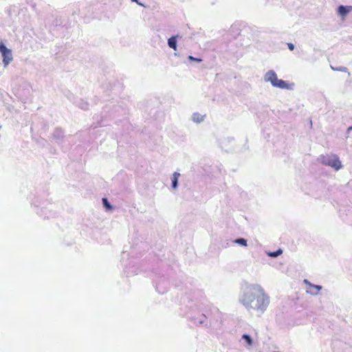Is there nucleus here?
Masks as SVG:
<instances>
[{
    "instance_id": "9d476101",
    "label": "nucleus",
    "mask_w": 352,
    "mask_h": 352,
    "mask_svg": "<svg viewBox=\"0 0 352 352\" xmlns=\"http://www.w3.org/2000/svg\"><path fill=\"white\" fill-rule=\"evenodd\" d=\"M102 204H103L104 207L107 210H109L113 208L112 205L109 202V201L107 198H102Z\"/></svg>"
},
{
    "instance_id": "39448f33",
    "label": "nucleus",
    "mask_w": 352,
    "mask_h": 352,
    "mask_svg": "<svg viewBox=\"0 0 352 352\" xmlns=\"http://www.w3.org/2000/svg\"><path fill=\"white\" fill-rule=\"evenodd\" d=\"M304 283L306 284L307 285V287L309 286V287H313L316 289V291H313L311 289H309L308 288L306 289V292L308 294H310L311 295H313V296H316L318 295V292L322 289V286L320 285H314L312 283H311L307 279H305L303 280Z\"/></svg>"
},
{
    "instance_id": "1a4fd4ad",
    "label": "nucleus",
    "mask_w": 352,
    "mask_h": 352,
    "mask_svg": "<svg viewBox=\"0 0 352 352\" xmlns=\"http://www.w3.org/2000/svg\"><path fill=\"white\" fill-rule=\"evenodd\" d=\"M204 116L199 114V113H195L192 114V118L195 122L200 123L204 121Z\"/></svg>"
},
{
    "instance_id": "4468645a",
    "label": "nucleus",
    "mask_w": 352,
    "mask_h": 352,
    "mask_svg": "<svg viewBox=\"0 0 352 352\" xmlns=\"http://www.w3.org/2000/svg\"><path fill=\"white\" fill-rule=\"evenodd\" d=\"M188 59L191 60H193V61H196L197 63H201L202 61L201 59L197 58H195V57H193L192 56H190V55L188 56Z\"/></svg>"
},
{
    "instance_id": "7ed1b4c3",
    "label": "nucleus",
    "mask_w": 352,
    "mask_h": 352,
    "mask_svg": "<svg viewBox=\"0 0 352 352\" xmlns=\"http://www.w3.org/2000/svg\"><path fill=\"white\" fill-rule=\"evenodd\" d=\"M320 160L322 164L329 166L336 170H338L342 168L341 162L340 161L339 157L336 155L321 156Z\"/></svg>"
},
{
    "instance_id": "423d86ee",
    "label": "nucleus",
    "mask_w": 352,
    "mask_h": 352,
    "mask_svg": "<svg viewBox=\"0 0 352 352\" xmlns=\"http://www.w3.org/2000/svg\"><path fill=\"white\" fill-rule=\"evenodd\" d=\"M352 10L351 6H340L338 8V14L342 17L346 16Z\"/></svg>"
},
{
    "instance_id": "9b49d317",
    "label": "nucleus",
    "mask_w": 352,
    "mask_h": 352,
    "mask_svg": "<svg viewBox=\"0 0 352 352\" xmlns=\"http://www.w3.org/2000/svg\"><path fill=\"white\" fill-rule=\"evenodd\" d=\"M234 243L242 246H247V240L243 238H238L234 241Z\"/></svg>"
},
{
    "instance_id": "f8f14e48",
    "label": "nucleus",
    "mask_w": 352,
    "mask_h": 352,
    "mask_svg": "<svg viewBox=\"0 0 352 352\" xmlns=\"http://www.w3.org/2000/svg\"><path fill=\"white\" fill-rule=\"evenodd\" d=\"M331 69L333 71L348 72V69L346 67H343V66L335 67H333L332 65H331Z\"/></svg>"
},
{
    "instance_id": "f3484780",
    "label": "nucleus",
    "mask_w": 352,
    "mask_h": 352,
    "mask_svg": "<svg viewBox=\"0 0 352 352\" xmlns=\"http://www.w3.org/2000/svg\"><path fill=\"white\" fill-rule=\"evenodd\" d=\"M287 46L290 50H293L294 49V45L292 43H287Z\"/></svg>"
},
{
    "instance_id": "2eb2a0df",
    "label": "nucleus",
    "mask_w": 352,
    "mask_h": 352,
    "mask_svg": "<svg viewBox=\"0 0 352 352\" xmlns=\"http://www.w3.org/2000/svg\"><path fill=\"white\" fill-rule=\"evenodd\" d=\"M243 338L246 340V342H248V344L250 345L252 344V340L250 338V336H248L247 335H243Z\"/></svg>"
},
{
    "instance_id": "dca6fc26",
    "label": "nucleus",
    "mask_w": 352,
    "mask_h": 352,
    "mask_svg": "<svg viewBox=\"0 0 352 352\" xmlns=\"http://www.w3.org/2000/svg\"><path fill=\"white\" fill-rule=\"evenodd\" d=\"M62 135V131L60 130H56L54 132V136L57 137L58 138H60Z\"/></svg>"
},
{
    "instance_id": "0eeeda50",
    "label": "nucleus",
    "mask_w": 352,
    "mask_h": 352,
    "mask_svg": "<svg viewBox=\"0 0 352 352\" xmlns=\"http://www.w3.org/2000/svg\"><path fill=\"white\" fill-rule=\"evenodd\" d=\"M180 177V173L177 172H175L173 174V177L171 179V186L173 189H176L178 187V179Z\"/></svg>"
},
{
    "instance_id": "f03ea898",
    "label": "nucleus",
    "mask_w": 352,
    "mask_h": 352,
    "mask_svg": "<svg viewBox=\"0 0 352 352\" xmlns=\"http://www.w3.org/2000/svg\"><path fill=\"white\" fill-rule=\"evenodd\" d=\"M264 80L265 82H270L272 85L274 87H278L280 89H289V85L283 80L278 79L276 72L274 70H269L264 75Z\"/></svg>"
},
{
    "instance_id": "6ab92c4d",
    "label": "nucleus",
    "mask_w": 352,
    "mask_h": 352,
    "mask_svg": "<svg viewBox=\"0 0 352 352\" xmlns=\"http://www.w3.org/2000/svg\"><path fill=\"white\" fill-rule=\"evenodd\" d=\"M307 288H308L309 289H311V290H313V291H316V289H315L314 288H313V287H309V286H308Z\"/></svg>"
},
{
    "instance_id": "6e6552de",
    "label": "nucleus",
    "mask_w": 352,
    "mask_h": 352,
    "mask_svg": "<svg viewBox=\"0 0 352 352\" xmlns=\"http://www.w3.org/2000/svg\"><path fill=\"white\" fill-rule=\"evenodd\" d=\"M168 45L169 47L177 50V36H173L168 39Z\"/></svg>"
},
{
    "instance_id": "20e7f679",
    "label": "nucleus",
    "mask_w": 352,
    "mask_h": 352,
    "mask_svg": "<svg viewBox=\"0 0 352 352\" xmlns=\"http://www.w3.org/2000/svg\"><path fill=\"white\" fill-rule=\"evenodd\" d=\"M0 52L3 56V63L4 67H6L12 60L11 50L8 49L3 43L0 44Z\"/></svg>"
},
{
    "instance_id": "ddd939ff",
    "label": "nucleus",
    "mask_w": 352,
    "mask_h": 352,
    "mask_svg": "<svg viewBox=\"0 0 352 352\" xmlns=\"http://www.w3.org/2000/svg\"><path fill=\"white\" fill-rule=\"evenodd\" d=\"M282 253V250L280 249H278V250L275 252H270L268 253V255L271 257L275 258L279 256Z\"/></svg>"
},
{
    "instance_id": "f257e3e1",
    "label": "nucleus",
    "mask_w": 352,
    "mask_h": 352,
    "mask_svg": "<svg viewBox=\"0 0 352 352\" xmlns=\"http://www.w3.org/2000/svg\"><path fill=\"white\" fill-rule=\"evenodd\" d=\"M238 300L249 313L257 316L265 313L270 302V296L258 284L249 285L243 288L239 294Z\"/></svg>"
},
{
    "instance_id": "aec40b11",
    "label": "nucleus",
    "mask_w": 352,
    "mask_h": 352,
    "mask_svg": "<svg viewBox=\"0 0 352 352\" xmlns=\"http://www.w3.org/2000/svg\"><path fill=\"white\" fill-rule=\"evenodd\" d=\"M132 1L137 2L138 4L142 5L141 3H138V0H131Z\"/></svg>"
},
{
    "instance_id": "a211bd4d",
    "label": "nucleus",
    "mask_w": 352,
    "mask_h": 352,
    "mask_svg": "<svg viewBox=\"0 0 352 352\" xmlns=\"http://www.w3.org/2000/svg\"><path fill=\"white\" fill-rule=\"evenodd\" d=\"M352 131V126H349L348 129H347V131H346V133L349 134V132Z\"/></svg>"
}]
</instances>
